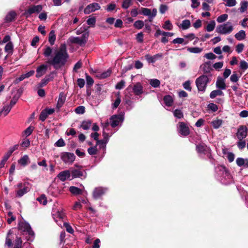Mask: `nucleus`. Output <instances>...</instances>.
I'll use <instances>...</instances> for the list:
<instances>
[{
    "instance_id": "obj_7",
    "label": "nucleus",
    "mask_w": 248,
    "mask_h": 248,
    "mask_svg": "<svg viewBox=\"0 0 248 248\" xmlns=\"http://www.w3.org/2000/svg\"><path fill=\"white\" fill-rule=\"evenodd\" d=\"M19 228L20 230L26 232L30 236V238L28 240L32 241L34 236V233L29 223L25 221H21L19 223Z\"/></svg>"
},
{
    "instance_id": "obj_48",
    "label": "nucleus",
    "mask_w": 248,
    "mask_h": 248,
    "mask_svg": "<svg viewBox=\"0 0 248 248\" xmlns=\"http://www.w3.org/2000/svg\"><path fill=\"white\" fill-rule=\"evenodd\" d=\"M37 200L43 205H45L47 203V200L46 196L44 194L41 195L37 199Z\"/></svg>"
},
{
    "instance_id": "obj_44",
    "label": "nucleus",
    "mask_w": 248,
    "mask_h": 248,
    "mask_svg": "<svg viewBox=\"0 0 248 248\" xmlns=\"http://www.w3.org/2000/svg\"><path fill=\"white\" fill-rule=\"evenodd\" d=\"M13 49V45L11 42H9L5 46V51L9 54H12Z\"/></svg>"
},
{
    "instance_id": "obj_14",
    "label": "nucleus",
    "mask_w": 248,
    "mask_h": 248,
    "mask_svg": "<svg viewBox=\"0 0 248 248\" xmlns=\"http://www.w3.org/2000/svg\"><path fill=\"white\" fill-rule=\"evenodd\" d=\"M42 10V6L41 5H33L26 11L25 14L27 16H29L32 14L39 13Z\"/></svg>"
},
{
    "instance_id": "obj_41",
    "label": "nucleus",
    "mask_w": 248,
    "mask_h": 248,
    "mask_svg": "<svg viewBox=\"0 0 248 248\" xmlns=\"http://www.w3.org/2000/svg\"><path fill=\"white\" fill-rule=\"evenodd\" d=\"M55 40L56 35L55 34V31L52 30L50 32L48 37V41L51 45H53L54 44Z\"/></svg>"
},
{
    "instance_id": "obj_16",
    "label": "nucleus",
    "mask_w": 248,
    "mask_h": 248,
    "mask_svg": "<svg viewBox=\"0 0 248 248\" xmlns=\"http://www.w3.org/2000/svg\"><path fill=\"white\" fill-rule=\"evenodd\" d=\"M70 177L71 174L69 170L61 171L57 175V177L62 182L65 181L66 179H71Z\"/></svg>"
},
{
    "instance_id": "obj_60",
    "label": "nucleus",
    "mask_w": 248,
    "mask_h": 248,
    "mask_svg": "<svg viewBox=\"0 0 248 248\" xmlns=\"http://www.w3.org/2000/svg\"><path fill=\"white\" fill-rule=\"evenodd\" d=\"M10 233H11V231H9V232H8L7 236V237L6 238V241H5V245L6 246H7L8 248H10L12 246V240L8 237L9 235L10 234Z\"/></svg>"
},
{
    "instance_id": "obj_49",
    "label": "nucleus",
    "mask_w": 248,
    "mask_h": 248,
    "mask_svg": "<svg viewBox=\"0 0 248 248\" xmlns=\"http://www.w3.org/2000/svg\"><path fill=\"white\" fill-rule=\"evenodd\" d=\"M222 121L221 120H219V119L213 121L212 122V125H213V127L215 129L218 128L222 124Z\"/></svg>"
},
{
    "instance_id": "obj_46",
    "label": "nucleus",
    "mask_w": 248,
    "mask_h": 248,
    "mask_svg": "<svg viewBox=\"0 0 248 248\" xmlns=\"http://www.w3.org/2000/svg\"><path fill=\"white\" fill-rule=\"evenodd\" d=\"M92 123L90 121H83L80 126L84 130H88L91 126Z\"/></svg>"
},
{
    "instance_id": "obj_61",
    "label": "nucleus",
    "mask_w": 248,
    "mask_h": 248,
    "mask_svg": "<svg viewBox=\"0 0 248 248\" xmlns=\"http://www.w3.org/2000/svg\"><path fill=\"white\" fill-rule=\"evenodd\" d=\"M131 4V0H124L122 4V7L124 9H127Z\"/></svg>"
},
{
    "instance_id": "obj_37",
    "label": "nucleus",
    "mask_w": 248,
    "mask_h": 248,
    "mask_svg": "<svg viewBox=\"0 0 248 248\" xmlns=\"http://www.w3.org/2000/svg\"><path fill=\"white\" fill-rule=\"evenodd\" d=\"M187 50L188 52L192 53H200L203 50V48L198 47H188Z\"/></svg>"
},
{
    "instance_id": "obj_33",
    "label": "nucleus",
    "mask_w": 248,
    "mask_h": 248,
    "mask_svg": "<svg viewBox=\"0 0 248 248\" xmlns=\"http://www.w3.org/2000/svg\"><path fill=\"white\" fill-rule=\"evenodd\" d=\"M65 101V96L63 93H60L59 96L57 107L58 108H61Z\"/></svg>"
},
{
    "instance_id": "obj_55",
    "label": "nucleus",
    "mask_w": 248,
    "mask_h": 248,
    "mask_svg": "<svg viewBox=\"0 0 248 248\" xmlns=\"http://www.w3.org/2000/svg\"><path fill=\"white\" fill-rule=\"evenodd\" d=\"M150 84L152 87L154 88H156L159 86L160 81L157 79H151L150 81Z\"/></svg>"
},
{
    "instance_id": "obj_64",
    "label": "nucleus",
    "mask_w": 248,
    "mask_h": 248,
    "mask_svg": "<svg viewBox=\"0 0 248 248\" xmlns=\"http://www.w3.org/2000/svg\"><path fill=\"white\" fill-rule=\"evenodd\" d=\"M240 67L243 70H246L248 68V63L246 61H241L240 63Z\"/></svg>"
},
{
    "instance_id": "obj_23",
    "label": "nucleus",
    "mask_w": 248,
    "mask_h": 248,
    "mask_svg": "<svg viewBox=\"0 0 248 248\" xmlns=\"http://www.w3.org/2000/svg\"><path fill=\"white\" fill-rule=\"evenodd\" d=\"M20 96V93L17 92L16 94L10 100L9 103H7V108H11L14 107Z\"/></svg>"
},
{
    "instance_id": "obj_28",
    "label": "nucleus",
    "mask_w": 248,
    "mask_h": 248,
    "mask_svg": "<svg viewBox=\"0 0 248 248\" xmlns=\"http://www.w3.org/2000/svg\"><path fill=\"white\" fill-rule=\"evenodd\" d=\"M201 67L204 73H209L212 69L211 62L210 61L205 62L201 66Z\"/></svg>"
},
{
    "instance_id": "obj_6",
    "label": "nucleus",
    "mask_w": 248,
    "mask_h": 248,
    "mask_svg": "<svg viewBox=\"0 0 248 248\" xmlns=\"http://www.w3.org/2000/svg\"><path fill=\"white\" fill-rule=\"evenodd\" d=\"M208 82L209 78L205 75H202L196 80V86L198 90L200 91H204Z\"/></svg>"
},
{
    "instance_id": "obj_58",
    "label": "nucleus",
    "mask_w": 248,
    "mask_h": 248,
    "mask_svg": "<svg viewBox=\"0 0 248 248\" xmlns=\"http://www.w3.org/2000/svg\"><path fill=\"white\" fill-rule=\"evenodd\" d=\"M50 79L49 78L46 77L45 78H43L39 83V87H43L45 86L50 81Z\"/></svg>"
},
{
    "instance_id": "obj_36",
    "label": "nucleus",
    "mask_w": 248,
    "mask_h": 248,
    "mask_svg": "<svg viewBox=\"0 0 248 248\" xmlns=\"http://www.w3.org/2000/svg\"><path fill=\"white\" fill-rule=\"evenodd\" d=\"M223 95V93L221 90H216L211 92L210 97L211 98H214L217 96H222Z\"/></svg>"
},
{
    "instance_id": "obj_20",
    "label": "nucleus",
    "mask_w": 248,
    "mask_h": 248,
    "mask_svg": "<svg viewBox=\"0 0 248 248\" xmlns=\"http://www.w3.org/2000/svg\"><path fill=\"white\" fill-rule=\"evenodd\" d=\"M162 54L161 53H158L154 56H151L149 54H147L145 56V59L149 63H154L157 60L162 57Z\"/></svg>"
},
{
    "instance_id": "obj_12",
    "label": "nucleus",
    "mask_w": 248,
    "mask_h": 248,
    "mask_svg": "<svg viewBox=\"0 0 248 248\" xmlns=\"http://www.w3.org/2000/svg\"><path fill=\"white\" fill-rule=\"evenodd\" d=\"M248 129L246 125H240L237 129L236 136L239 140H243L246 138Z\"/></svg>"
},
{
    "instance_id": "obj_18",
    "label": "nucleus",
    "mask_w": 248,
    "mask_h": 248,
    "mask_svg": "<svg viewBox=\"0 0 248 248\" xmlns=\"http://www.w3.org/2000/svg\"><path fill=\"white\" fill-rule=\"evenodd\" d=\"M47 67V65L44 64L38 66L36 69V77L40 78L44 75L46 73Z\"/></svg>"
},
{
    "instance_id": "obj_11",
    "label": "nucleus",
    "mask_w": 248,
    "mask_h": 248,
    "mask_svg": "<svg viewBox=\"0 0 248 248\" xmlns=\"http://www.w3.org/2000/svg\"><path fill=\"white\" fill-rule=\"evenodd\" d=\"M60 156L62 161L67 164H72L75 159V155L72 153L64 152L61 153Z\"/></svg>"
},
{
    "instance_id": "obj_21",
    "label": "nucleus",
    "mask_w": 248,
    "mask_h": 248,
    "mask_svg": "<svg viewBox=\"0 0 248 248\" xmlns=\"http://www.w3.org/2000/svg\"><path fill=\"white\" fill-rule=\"evenodd\" d=\"M55 109H43L39 116L40 120L44 122L47 118L48 115L53 114Z\"/></svg>"
},
{
    "instance_id": "obj_4",
    "label": "nucleus",
    "mask_w": 248,
    "mask_h": 248,
    "mask_svg": "<svg viewBox=\"0 0 248 248\" xmlns=\"http://www.w3.org/2000/svg\"><path fill=\"white\" fill-rule=\"evenodd\" d=\"M196 151L199 155L204 158L205 155L209 157L211 155V150L204 143H201L196 145Z\"/></svg>"
},
{
    "instance_id": "obj_1",
    "label": "nucleus",
    "mask_w": 248,
    "mask_h": 248,
    "mask_svg": "<svg viewBox=\"0 0 248 248\" xmlns=\"http://www.w3.org/2000/svg\"><path fill=\"white\" fill-rule=\"evenodd\" d=\"M69 55L67 53L65 44H62L60 48L56 50L48 63L52 65L54 68L58 69L64 66L67 61Z\"/></svg>"
},
{
    "instance_id": "obj_57",
    "label": "nucleus",
    "mask_w": 248,
    "mask_h": 248,
    "mask_svg": "<svg viewBox=\"0 0 248 248\" xmlns=\"http://www.w3.org/2000/svg\"><path fill=\"white\" fill-rule=\"evenodd\" d=\"M52 51V48L49 46H47L44 49L43 54L46 57H48L50 56Z\"/></svg>"
},
{
    "instance_id": "obj_59",
    "label": "nucleus",
    "mask_w": 248,
    "mask_h": 248,
    "mask_svg": "<svg viewBox=\"0 0 248 248\" xmlns=\"http://www.w3.org/2000/svg\"><path fill=\"white\" fill-rule=\"evenodd\" d=\"M88 152L90 155H95L97 154L96 146L91 147L88 149Z\"/></svg>"
},
{
    "instance_id": "obj_62",
    "label": "nucleus",
    "mask_w": 248,
    "mask_h": 248,
    "mask_svg": "<svg viewBox=\"0 0 248 248\" xmlns=\"http://www.w3.org/2000/svg\"><path fill=\"white\" fill-rule=\"evenodd\" d=\"M86 83L87 86H92L94 82V81L92 78L89 75H86Z\"/></svg>"
},
{
    "instance_id": "obj_51",
    "label": "nucleus",
    "mask_w": 248,
    "mask_h": 248,
    "mask_svg": "<svg viewBox=\"0 0 248 248\" xmlns=\"http://www.w3.org/2000/svg\"><path fill=\"white\" fill-rule=\"evenodd\" d=\"M103 139L98 141L99 142H102L104 141V143H108L109 140V138L110 136L109 135V134L106 132L105 131H103Z\"/></svg>"
},
{
    "instance_id": "obj_31",
    "label": "nucleus",
    "mask_w": 248,
    "mask_h": 248,
    "mask_svg": "<svg viewBox=\"0 0 248 248\" xmlns=\"http://www.w3.org/2000/svg\"><path fill=\"white\" fill-rule=\"evenodd\" d=\"M69 191L72 194L76 195H81L83 193V190L82 189L74 186L69 187Z\"/></svg>"
},
{
    "instance_id": "obj_25",
    "label": "nucleus",
    "mask_w": 248,
    "mask_h": 248,
    "mask_svg": "<svg viewBox=\"0 0 248 248\" xmlns=\"http://www.w3.org/2000/svg\"><path fill=\"white\" fill-rule=\"evenodd\" d=\"M164 103L166 106L171 107L173 103L174 99L172 96L170 95H165L163 98Z\"/></svg>"
},
{
    "instance_id": "obj_26",
    "label": "nucleus",
    "mask_w": 248,
    "mask_h": 248,
    "mask_svg": "<svg viewBox=\"0 0 248 248\" xmlns=\"http://www.w3.org/2000/svg\"><path fill=\"white\" fill-rule=\"evenodd\" d=\"M236 163L238 166L242 167L244 166L246 168L248 167V159H244L241 157H238L236 160Z\"/></svg>"
},
{
    "instance_id": "obj_2",
    "label": "nucleus",
    "mask_w": 248,
    "mask_h": 248,
    "mask_svg": "<svg viewBox=\"0 0 248 248\" xmlns=\"http://www.w3.org/2000/svg\"><path fill=\"white\" fill-rule=\"evenodd\" d=\"M216 177L223 185H228L232 182V177L226 167L218 165L215 168Z\"/></svg>"
},
{
    "instance_id": "obj_39",
    "label": "nucleus",
    "mask_w": 248,
    "mask_h": 248,
    "mask_svg": "<svg viewBox=\"0 0 248 248\" xmlns=\"http://www.w3.org/2000/svg\"><path fill=\"white\" fill-rule=\"evenodd\" d=\"M240 7L239 8L240 12L241 13H243L247 9L248 6V1L244 0L241 2L240 3Z\"/></svg>"
},
{
    "instance_id": "obj_9",
    "label": "nucleus",
    "mask_w": 248,
    "mask_h": 248,
    "mask_svg": "<svg viewBox=\"0 0 248 248\" xmlns=\"http://www.w3.org/2000/svg\"><path fill=\"white\" fill-rule=\"evenodd\" d=\"M108 188L107 187L98 186L94 188L93 191V197L95 200L100 199L108 191Z\"/></svg>"
},
{
    "instance_id": "obj_35",
    "label": "nucleus",
    "mask_w": 248,
    "mask_h": 248,
    "mask_svg": "<svg viewBox=\"0 0 248 248\" xmlns=\"http://www.w3.org/2000/svg\"><path fill=\"white\" fill-rule=\"evenodd\" d=\"M16 16V14L14 11H11L6 16L5 20L6 22H11L15 18Z\"/></svg>"
},
{
    "instance_id": "obj_29",
    "label": "nucleus",
    "mask_w": 248,
    "mask_h": 248,
    "mask_svg": "<svg viewBox=\"0 0 248 248\" xmlns=\"http://www.w3.org/2000/svg\"><path fill=\"white\" fill-rule=\"evenodd\" d=\"M34 71L33 70H31L26 74L22 75L20 77H19L18 78L16 79V81L17 83L21 81L24 79L32 76L34 74Z\"/></svg>"
},
{
    "instance_id": "obj_40",
    "label": "nucleus",
    "mask_w": 248,
    "mask_h": 248,
    "mask_svg": "<svg viewBox=\"0 0 248 248\" xmlns=\"http://www.w3.org/2000/svg\"><path fill=\"white\" fill-rule=\"evenodd\" d=\"M190 26V22L189 20H184L180 27L184 30L188 29Z\"/></svg>"
},
{
    "instance_id": "obj_15",
    "label": "nucleus",
    "mask_w": 248,
    "mask_h": 248,
    "mask_svg": "<svg viewBox=\"0 0 248 248\" xmlns=\"http://www.w3.org/2000/svg\"><path fill=\"white\" fill-rule=\"evenodd\" d=\"M100 8L99 4L97 3H92L89 4L84 9L85 14H89L90 13L94 12Z\"/></svg>"
},
{
    "instance_id": "obj_22",
    "label": "nucleus",
    "mask_w": 248,
    "mask_h": 248,
    "mask_svg": "<svg viewBox=\"0 0 248 248\" xmlns=\"http://www.w3.org/2000/svg\"><path fill=\"white\" fill-rule=\"evenodd\" d=\"M133 91L136 95H140L143 93V87L140 82L136 83L133 87Z\"/></svg>"
},
{
    "instance_id": "obj_34",
    "label": "nucleus",
    "mask_w": 248,
    "mask_h": 248,
    "mask_svg": "<svg viewBox=\"0 0 248 248\" xmlns=\"http://www.w3.org/2000/svg\"><path fill=\"white\" fill-rule=\"evenodd\" d=\"M52 215H53V217L55 219L56 217H58L60 219H62L64 217V214L62 210H58L56 211L54 210H53Z\"/></svg>"
},
{
    "instance_id": "obj_17",
    "label": "nucleus",
    "mask_w": 248,
    "mask_h": 248,
    "mask_svg": "<svg viewBox=\"0 0 248 248\" xmlns=\"http://www.w3.org/2000/svg\"><path fill=\"white\" fill-rule=\"evenodd\" d=\"M28 183H24L23 187L16 191V196L20 198L28 193L30 190V188L28 186Z\"/></svg>"
},
{
    "instance_id": "obj_30",
    "label": "nucleus",
    "mask_w": 248,
    "mask_h": 248,
    "mask_svg": "<svg viewBox=\"0 0 248 248\" xmlns=\"http://www.w3.org/2000/svg\"><path fill=\"white\" fill-rule=\"evenodd\" d=\"M234 37L238 41L243 40L246 38V32L244 30H241L235 34Z\"/></svg>"
},
{
    "instance_id": "obj_32",
    "label": "nucleus",
    "mask_w": 248,
    "mask_h": 248,
    "mask_svg": "<svg viewBox=\"0 0 248 248\" xmlns=\"http://www.w3.org/2000/svg\"><path fill=\"white\" fill-rule=\"evenodd\" d=\"M111 73V71L109 69L101 73H98L96 75V77L100 79H104L109 77Z\"/></svg>"
},
{
    "instance_id": "obj_54",
    "label": "nucleus",
    "mask_w": 248,
    "mask_h": 248,
    "mask_svg": "<svg viewBox=\"0 0 248 248\" xmlns=\"http://www.w3.org/2000/svg\"><path fill=\"white\" fill-rule=\"evenodd\" d=\"M65 145V143L64 140L62 138L59 139L55 143L54 146L55 147H63Z\"/></svg>"
},
{
    "instance_id": "obj_43",
    "label": "nucleus",
    "mask_w": 248,
    "mask_h": 248,
    "mask_svg": "<svg viewBox=\"0 0 248 248\" xmlns=\"http://www.w3.org/2000/svg\"><path fill=\"white\" fill-rule=\"evenodd\" d=\"M173 114L174 117L178 119H182L184 117L182 109H175L173 111Z\"/></svg>"
},
{
    "instance_id": "obj_13",
    "label": "nucleus",
    "mask_w": 248,
    "mask_h": 248,
    "mask_svg": "<svg viewBox=\"0 0 248 248\" xmlns=\"http://www.w3.org/2000/svg\"><path fill=\"white\" fill-rule=\"evenodd\" d=\"M70 171L72 179L75 178H82V177L84 179L86 177V173L85 170L81 171L79 169H72Z\"/></svg>"
},
{
    "instance_id": "obj_47",
    "label": "nucleus",
    "mask_w": 248,
    "mask_h": 248,
    "mask_svg": "<svg viewBox=\"0 0 248 248\" xmlns=\"http://www.w3.org/2000/svg\"><path fill=\"white\" fill-rule=\"evenodd\" d=\"M228 17L227 14H224L217 17V21L218 23H221L225 21Z\"/></svg>"
},
{
    "instance_id": "obj_5",
    "label": "nucleus",
    "mask_w": 248,
    "mask_h": 248,
    "mask_svg": "<svg viewBox=\"0 0 248 248\" xmlns=\"http://www.w3.org/2000/svg\"><path fill=\"white\" fill-rule=\"evenodd\" d=\"M124 120V112H121L118 115H113L110 118V124L112 127L121 125Z\"/></svg>"
},
{
    "instance_id": "obj_42",
    "label": "nucleus",
    "mask_w": 248,
    "mask_h": 248,
    "mask_svg": "<svg viewBox=\"0 0 248 248\" xmlns=\"http://www.w3.org/2000/svg\"><path fill=\"white\" fill-rule=\"evenodd\" d=\"M29 161V158L27 155H24L18 161L19 163L25 166L28 164Z\"/></svg>"
},
{
    "instance_id": "obj_45",
    "label": "nucleus",
    "mask_w": 248,
    "mask_h": 248,
    "mask_svg": "<svg viewBox=\"0 0 248 248\" xmlns=\"http://www.w3.org/2000/svg\"><path fill=\"white\" fill-rule=\"evenodd\" d=\"M172 43L173 44H179L186 45L189 43L188 41H185L184 38H177L173 40Z\"/></svg>"
},
{
    "instance_id": "obj_53",
    "label": "nucleus",
    "mask_w": 248,
    "mask_h": 248,
    "mask_svg": "<svg viewBox=\"0 0 248 248\" xmlns=\"http://www.w3.org/2000/svg\"><path fill=\"white\" fill-rule=\"evenodd\" d=\"M162 27L165 30H171L173 28V26L169 20H167L165 22Z\"/></svg>"
},
{
    "instance_id": "obj_3",
    "label": "nucleus",
    "mask_w": 248,
    "mask_h": 248,
    "mask_svg": "<svg viewBox=\"0 0 248 248\" xmlns=\"http://www.w3.org/2000/svg\"><path fill=\"white\" fill-rule=\"evenodd\" d=\"M233 26L232 23L227 22L218 25L216 30L217 32L220 34H229L233 30Z\"/></svg>"
},
{
    "instance_id": "obj_27",
    "label": "nucleus",
    "mask_w": 248,
    "mask_h": 248,
    "mask_svg": "<svg viewBox=\"0 0 248 248\" xmlns=\"http://www.w3.org/2000/svg\"><path fill=\"white\" fill-rule=\"evenodd\" d=\"M216 86L220 90H224L226 89V84L224 79L221 78H218L216 82Z\"/></svg>"
},
{
    "instance_id": "obj_24",
    "label": "nucleus",
    "mask_w": 248,
    "mask_h": 248,
    "mask_svg": "<svg viewBox=\"0 0 248 248\" xmlns=\"http://www.w3.org/2000/svg\"><path fill=\"white\" fill-rule=\"evenodd\" d=\"M18 147H19L18 144H16V145H14L13 146H12L10 148H9L8 151L3 156V157L7 160L8 159V158L10 157V156L11 155L12 153L18 149Z\"/></svg>"
},
{
    "instance_id": "obj_50",
    "label": "nucleus",
    "mask_w": 248,
    "mask_h": 248,
    "mask_svg": "<svg viewBox=\"0 0 248 248\" xmlns=\"http://www.w3.org/2000/svg\"><path fill=\"white\" fill-rule=\"evenodd\" d=\"M144 25V22L142 20H137L134 24V27L137 29H141Z\"/></svg>"
},
{
    "instance_id": "obj_63",
    "label": "nucleus",
    "mask_w": 248,
    "mask_h": 248,
    "mask_svg": "<svg viewBox=\"0 0 248 248\" xmlns=\"http://www.w3.org/2000/svg\"><path fill=\"white\" fill-rule=\"evenodd\" d=\"M239 78L237 74L234 72L230 77V80L232 82H236L238 80Z\"/></svg>"
},
{
    "instance_id": "obj_10",
    "label": "nucleus",
    "mask_w": 248,
    "mask_h": 248,
    "mask_svg": "<svg viewBox=\"0 0 248 248\" xmlns=\"http://www.w3.org/2000/svg\"><path fill=\"white\" fill-rule=\"evenodd\" d=\"M139 13L147 16L149 17V21H152L153 19L156 16L157 10L155 8L151 10L147 8H141Z\"/></svg>"
},
{
    "instance_id": "obj_19",
    "label": "nucleus",
    "mask_w": 248,
    "mask_h": 248,
    "mask_svg": "<svg viewBox=\"0 0 248 248\" xmlns=\"http://www.w3.org/2000/svg\"><path fill=\"white\" fill-rule=\"evenodd\" d=\"M71 41L72 43H76L82 46L85 45L87 42V38L85 35L83 34L81 37H73L71 39Z\"/></svg>"
},
{
    "instance_id": "obj_38",
    "label": "nucleus",
    "mask_w": 248,
    "mask_h": 248,
    "mask_svg": "<svg viewBox=\"0 0 248 248\" xmlns=\"http://www.w3.org/2000/svg\"><path fill=\"white\" fill-rule=\"evenodd\" d=\"M216 27V22L214 20L210 21L206 27V31L208 32L213 31Z\"/></svg>"
},
{
    "instance_id": "obj_52",
    "label": "nucleus",
    "mask_w": 248,
    "mask_h": 248,
    "mask_svg": "<svg viewBox=\"0 0 248 248\" xmlns=\"http://www.w3.org/2000/svg\"><path fill=\"white\" fill-rule=\"evenodd\" d=\"M34 127L33 126L30 125L24 131V134L26 137L31 135L33 132Z\"/></svg>"
},
{
    "instance_id": "obj_56",
    "label": "nucleus",
    "mask_w": 248,
    "mask_h": 248,
    "mask_svg": "<svg viewBox=\"0 0 248 248\" xmlns=\"http://www.w3.org/2000/svg\"><path fill=\"white\" fill-rule=\"evenodd\" d=\"M225 3V5L228 7H233L236 4V0H223Z\"/></svg>"
},
{
    "instance_id": "obj_8",
    "label": "nucleus",
    "mask_w": 248,
    "mask_h": 248,
    "mask_svg": "<svg viewBox=\"0 0 248 248\" xmlns=\"http://www.w3.org/2000/svg\"><path fill=\"white\" fill-rule=\"evenodd\" d=\"M177 130L179 134L184 137L188 136L189 133V129L186 123L181 122L177 124Z\"/></svg>"
}]
</instances>
